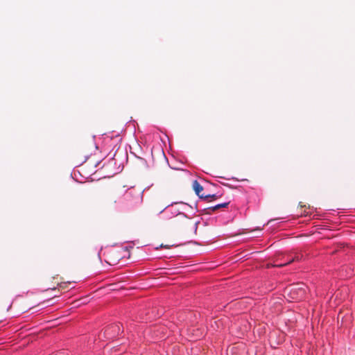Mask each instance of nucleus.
Listing matches in <instances>:
<instances>
[{
  "mask_svg": "<svg viewBox=\"0 0 355 355\" xmlns=\"http://www.w3.org/2000/svg\"><path fill=\"white\" fill-rule=\"evenodd\" d=\"M229 204H230V202L218 204L215 206L210 207L207 208V210H211V211H214L218 210L220 208L226 207L228 206ZM207 214H211V212L209 211H207Z\"/></svg>",
  "mask_w": 355,
  "mask_h": 355,
  "instance_id": "423d86ee",
  "label": "nucleus"
},
{
  "mask_svg": "<svg viewBox=\"0 0 355 355\" xmlns=\"http://www.w3.org/2000/svg\"><path fill=\"white\" fill-rule=\"evenodd\" d=\"M304 294V290L302 288H300V296L296 297V298L302 297Z\"/></svg>",
  "mask_w": 355,
  "mask_h": 355,
  "instance_id": "0eeeda50",
  "label": "nucleus"
},
{
  "mask_svg": "<svg viewBox=\"0 0 355 355\" xmlns=\"http://www.w3.org/2000/svg\"><path fill=\"white\" fill-rule=\"evenodd\" d=\"M121 331L119 324H113L105 329L104 334L108 339H112L118 336Z\"/></svg>",
  "mask_w": 355,
  "mask_h": 355,
  "instance_id": "7ed1b4c3",
  "label": "nucleus"
},
{
  "mask_svg": "<svg viewBox=\"0 0 355 355\" xmlns=\"http://www.w3.org/2000/svg\"><path fill=\"white\" fill-rule=\"evenodd\" d=\"M192 187L196 195L198 196L200 198H209V196H210L209 194L205 195L202 193L203 187L197 180H194L193 182Z\"/></svg>",
  "mask_w": 355,
  "mask_h": 355,
  "instance_id": "20e7f679",
  "label": "nucleus"
},
{
  "mask_svg": "<svg viewBox=\"0 0 355 355\" xmlns=\"http://www.w3.org/2000/svg\"><path fill=\"white\" fill-rule=\"evenodd\" d=\"M298 260H300V257L299 256H296V257H295L293 258H287L283 262H279V259L277 258L274 261V262L275 263L273 265V266H275V267H282V266L288 265V264H290L291 263H292V262H293L295 261H298Z\"/></svg>",
  "mask_w": 355,
  "mask_h": 355,
  "instance_id": "39448f33",
  "label": "nucleus"
},
{
  "mask_svg": "<svg viewBox=\"0 0 355 355\" xmlns=\"http://www.w3.org/2000/svg\"><path fill=\"white\" fill-rule=\"evenodd\" d=\"M161 247H164V248H168V246H163V245H161Z\"/></svg>",
  "mask_w": 355,
  "mask_h": 355,
  "instance_id": "1a4fd4ad",
  "label": "nucleus"
},
{
  "mask_svg": "<svg viewBox=\"0 0 355 355\" xmlns=\"http://www.w3.org/2000/svg\"><path fill=\"white\" fill-rule=\"evenodd\" d=\"M169 207V205H163L159 209V213H162L166 209H168L166 211V219L165 225L169 229H180L187 226L189 220L185 214L181 212L178 209L175 207Z\"/></svg>",
  "mask_w": 355,
  "mask_h": 355,
  "instance_id": "f257e3e1",
  "label": "nucleus"
},
{
  "mask_svg": "<svg viewBox=\"0 0 355 355\" xmlns=\"http://www.w3.org/2000/svg\"><path fill=\"white\" fill-rule=\"evenodd\" d=\"M121 258L122 254L120 251L111 250L107 253L105 261L110 266H115L119 263Z\"/></svg>",
  "mask_w": 355,
  "mask_h": 355,
  "instance_id": "f03ea898",
  "label": "nucleus"
},
{
  "mask_svg": "<svg viewBox=\"0 0 355 355\" xmlns=\"http://www.w3.org/2000/svg\"><path fill=\"white\" fill-rule=\"evenodd\" d=\"M209 196H209V198H214V199L217 198V196L216 194L209 195Z\"/></svg>",
  "mask_w": 355,
  "mask_h": 355,
  "instance_id": "6e6552de",
  "label": "nucleus"
}]
</instances>
